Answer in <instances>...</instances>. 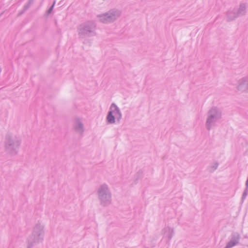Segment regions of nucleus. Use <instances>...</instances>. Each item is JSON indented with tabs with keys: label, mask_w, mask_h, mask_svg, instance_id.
<instances>
[{
	"label": "nucleus",
	"mask_w": 248,
	"mask_h": 248,
	"mask_svg": "<svg viewBox=\"0 0 248 248\" xmlns=\"http://www.w3.org/2000/svg\"><path fill=\"white\" fill-rule=\"evenodd\" d=\"M120 117L121 115L117 109V107L114 105H112L110 107V111L107 117L108 122L109 123H113L115 122V118L120 119Z\"/></svg>",
	"instance_id": "f257e3e1"
},
{
	"label": "nucleus",
	"mask_w": 248,
	"mask_h": 248,
	"mask_svg": "<svg viewBox=\"0 0 248 248\" xmlns=\"http://www.w3.org/2000/svg\"><path fill=\"white\" fill-rule=\"evenodd\" d=\"M236 244V242H231L228 244V245L227 246V248H230L233 246H234Z\"/></svg>",
	"instance_id": "f03ea898"
},
{
	"label": "nucleus",
	"mask_w": 248,
	"mask_h": 248,
	"mask_svg": "<svg viewBox=\"0 0 248 248\" xmlns=\"http://www.w3.org/2000/svg\"><path fill=\"white\" fill-rule=\"evenodd\" d=\"M247 184L248 185V180H247Z\"/></svg>",
	"instance_id": "7ed1b4c3"
}]
</instances>
